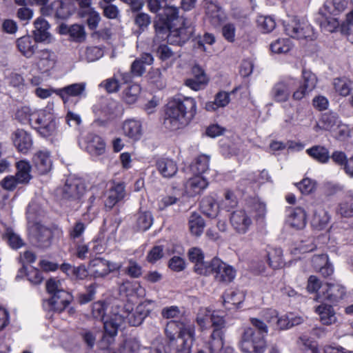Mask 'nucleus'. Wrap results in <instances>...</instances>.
<instances>
[{
  "mask_svg": "<svg viewBox=\"0 0 353 353\" xmlns=\"http://www.w3.org/2000/svg\"><path fill=\"white\" fill-rule=\"evenodd\" d=\"M85 183L81 178L69 177L60 190L61 201L63 205L72 209H78L85 194Z\"/></svg>",
  "mask_w": 353,
  "mask_h": 353,
  "instance_id": "nucleus-7",
  "label": "nucleus"
},
{
  "mask_svg": "<svg viewBox=\"0 0 353 353\" xmlns=\"http://www.w3.org/2000/svg\"><path fill=\"white\" fill-rule=\"evenodd\" d=\"M266 321L274 329L288 330L303 323V319L293 313H288L278 316L275 310H268L265 314Z\"/></svg>",
  "mask_w": 353,
  "mask_h": 353,
  "instance_id": "nucleus-12",
  "label": "nucleus"
},
{
  "mask_svg": "<svg viewBox=\"0 0 353 353\" xmlns=\"http://www.w3.org/2000/svg\"><path fill=\"white\" fill-rule=\"evenodd\" d=\"M308 350L311 353H352L351 351L347 350L341 346H325L323 349L318 348L314 344H311Z\"/></svg>",
  "mask_w": 353,
  "mask_h": 353,
  "instance_id": "nucleus-55",
  "label": "nucleus"
},
{
  "mask_svg": "<svg viewBox=\"0 0 353 353\" xmlns=\"http://www.w3.org/2000/svg\"><path fill=\"white\" fill-rule=\"evenodd\" d=\"M81 14L82 17H87V24L90 30H94L98 27L101 17L99 13L94 8L82 11Z\"/></svg>",
  "mask_w": 353,
  "mask_h": 353,
  "instance_id": "nucleus-50",
  "label": "nucleus"
},
{
  "mask_svg": "<svg viewBox=\"0 0 353 353\" xmlns=\"http://www.w3.org/2000/svg\"><path fill=\"white\" fill-rule=\"evenodd\" d=\"M269 265L274 269L281 268L284 265L283 251L280 248L272 249L268 253Z\"/></svg>",
  "mask_w": 353,
  "mask_h": 353,
  "instance_id": "nucleus-48",
  "label": "nucleus"
},
{
  "mask_svg": "<svg viewBox=\"0 0 353 353\" xmlns=\"http://www.w3.org/2000/svg\"><path fill=\"white\" fill-rule=\"evenodd\" d=\"M100 7L103 9V14L108 19H115L119 15V10L118 7L114 4L105 3L103 5L102 3H99Z\"/></svg>",
  "mask_w": 353,
  "mask_h": 353,
  "instance_id": "nucleus-62",
  "label": "nucleus"
},
{
  "mask_svg": "<svg viewBox=\"0 0 353 353\" xmlns=\"http://www.w3.org/2000/svg\"><path fill=\"white\" fill-rule=\"evenodd\" d=\"M123 130L125 136L137 141L142 135V126L139 121L129 119L123 124Z\"/></svg>",
  "mask_w": 353,
  "mask_h": 353,
  "instance_id": "nucleus-33",
  "label": "nucleus"
},
{
  "mask_svg": "<svg viewBox=\"0 0 353 353\" xmlns=\"http://www.w3.org/2000/svg\"><path fill=\"white\" fill-rule=\"evenodd\" d=\"M317 83L316 75L312 72L303 70L302 80L286 77L276 82L270 91V97L276 103L287 102L292 91L294 100L299 101L312 91Z\"/></svg>",
  "mask_w": 353,
  "mask_h": 353,
  "instance_id": "nucleus-2",
  "label": "nucleus"
},
{
  "mask_svg": "<svg viewBox=\"0 0 353 353\" xmlns=\"http://www.w3.org/2000/svg\"><path fill=\"white\" fill-rule=\"evenodd\" d=\"M33 112L28 107H23L18 110L15 114V119L22 124H30L32 126Z\"/></svg>",
  "mask_w": 353,
  "mask_h": 353,
  "instance_id": "nucleus-57",
  "label": "nucleus"
},
{
  "mask_svg": "<svg viewBox=\"0 0 353 353\" xmlns=\"http://www.w3.org/2000/svg\"><path fill=\"white\" fill-rule=\"evenodd\" d=\"M136 12L134 15V23L137 29L134 30V34L140 35L148 30L151 23V17L148 14L143 12L138 11Z\"/></svg>",
  "mask_w": 353,
  "mask_h": 353,
  "instance_id": "nucleus-44",
  "label": "nucleus"
},
{
  "mask_svg": "<svg viewBox=\"0 0 353 353\" xmlns=\"http://www.w3.org/2000/svg\"><path fill=\"white\" fill-rule=\"evenodd\" d=\"M200 208L203 214L207 216L214 219L216 218L219 212V203L212 196L203 198L200 203Z\"/></svg>",
  "mask_w": 353,
  "mask_h": 353,
  "instance_id": "nucleus-36",
  "label": "nucleus"
},
{
  "mask_svg": "<svg viewBox=\"0 0 353 353\" xmlns=\"http://www.w3.org/2000/svg\"><path fill=\"white\" fill-rule=\"evenodd\" d=\"M52 14L57 19L65 20L68 19L73 12V6L69 0H55L50 5Z\"/></svg>",
  "mask_w": 353,
  "mask_h": 353,
  "instance_id": "nucleus-21",
  "label": "nucleus"
},
{
  "mask_svg": "<svg viewBox=\"0 0 353 353\" xmlns=\"http://www.w3.org/2000/svg\"><path fill=\"white\" fill-rule=\"evenodd\" d=\"M189 260L194 263V271L200 275L209 276L215 274V278L219 279L221 270V259L214 257L210 262L204 261V253L198 248H192L188 251Z\"/></svg>",
  "mask_w": 353,
  "mask_h": 353,
  "instance_id": "nucleus-8",
  "label": "nucleus"
},
{
  "mask_svg": "<svg viewBox=\"0 0 353 353\" xmlns=\"http://www.w3.org/2000/svg\"><path fill=\"white\" fill-rule=\"evenodd\" d=\"M85 230V225L81 221H77L69 230V237L71 240L81 239Z\"/></svg>",
  "mask_w": 353,
  "mask_h": 353,
  "instance_id": "nucleus-64",
  "label": "nucleus"
},
{
  "mask_svg": "<svg viewBox=\"0 0 353 353\" xmlns=\"http://www.w3.org/2000/svg\"><path fill=\"white\" fill-rule=\"evenodd\" d=\"M312 263L315 269L325 277L332 275L334 272V268L329 262L328 256L325 254L314 256L312 258Z\"/></svg>",
  "mask_w": 353,
  "mask_h": 353,
  "instance_id": "nucleus-32",
  "label": "nucleus"
},
{
  "mask_svg": "<svg viewBox=\"0 0 353 353\" xmlns=\"http://www.w3.org/2000/svg\"><path fill=\"white\" fill-rule=\"evenodd\" d=\"M2 239L6 242L11 249L14 250H17L26 245L20 235L15 233L12 228L6 229L5 233L2 234Z\"/></svg>",
  "mask_w": 353,
  "mask_h": 353,
  "instance_id": "nucleus-39",
  "label": "nucleus"
},
{
  "mask_svg": "<svg viewBox=\"0 0 353 353\" xmlns=\"http://www.w3.org/2000/svg\"><path fill=\"white\" fill-rule=\"evenodd\" d=\"M330 157L332 161L344 171L349 159L346 154L344 152L336 150Z\"/></svg>",
  "mask_w": 353,
  "mask_h": 353,
  "instance_id": "nucleus-63",
  "label": "nucleus"
},
{
  "mask_svg": "<svg viewBox=\"0 0 353 353\" xmlns=\"http://www.w3.org/2000/svg\"><path fill=\"white\" fill-rule=\"evenodd\" d=\"M196 114V102L187 97H175L166 104L163 125L169 131L183 128Z\"/></svg>",
  "mask_w": 353,
  "mask_h": 353,
  "instance_id": "nucleus-3",
  "label": "nucleus"
},
{
  "mask_svg": "<svg viewBox=\"0 0 353 353\" xmlns=\"http://www.w3.org/2000/svg\"><path fill=\"white\" fill-rule=\"evenodd\" d=\"M85 149L92 156H100L105 152V143L99 135L88 134L85 137Z\"/></svg>",
  "mask_w": 353,
  "mask_h": 353,
  "instance_id": "nucleus-24",
  "label": "nucleus"
},
{
  "mask_svg": "<svg viewBox=\"0 0 353 353\" xmlns=\"http://www.w3.org/2000/svg\"><path fill=\"white\" fill-rule=\"evenodd\" d=\"M210 157L205 154L198 156L191 165V170L196 174L205 173L209 168Z\"/></svg>",
  "mask_w": 353,
  "mask_h": 353,
  "instance_id": "nucleus-49",
  "label": "nucleus"
},
{
  "mask_svg": "<svg viewBox=\"0 0 353 353\" xmlns=\"http://www.w3.org/2000/svg\"><path fill=\"white\" fill-rule=\"evenodd\" d=\"M125 188L121 183H118L111 188L107 192V198L105 201V206L109 210L112 209L117 203L125 196Z\"/></svg>",
  "mask_w": 353,
  "mask_h": 353,
  "instance_id": "nucleus-28",
  "label": "nucleus"
},
{
  "mask_svg": "<svg viewBox=\"0 0 353 353\" xmlns=\"http://www.w3.org/2000/svg\"><path fill=\"white\" fill-rule=\"evenodd\" d=\"M332 85L336 92L342 97L349 95L353 89V81L345 77L334 79Z\"/></svg>",
  "mask_w": 353,
  "mask_h": 353,
  "instance_id": "nucleus-38",
  "label": "nucleus"
},
{
  "mask_svg": "<svg viewBox=\"0 0 353 353\" xmlns=\"http://www.w3.org/2000/svg\"><path fill=\"white\" fill-rule=\"evenodd\" d=\"M37 42L34 38L26 35L17 40V46L19 52L26 58H30L35 53Z\"/></svg>",
  "mask_w": 353,
  "mask_h": 353,
  "instance_id": "nucleus-26",
  "label": "nucleus"
},
{
  "mask_svg": "<svg viewBox=\"0 0 353 353\" xmlns=\"http://www.w3.org/2000/svg\"><path fill=\"white\" fill-rule=\"evenodd\" d=\"M284 30L287 35L296 39H310L316 38L312 26L305 20H300L296 17L285 21Z\"/></svg>",
  "mask_w": 353,
  "mask_h": 353,
  "instance_id": "nucleus-11",
  "label": "nucleus"
},
{
  "mask_svg": "<svg viewBox=\"0 0 353 353\" xmlns=\"http://www.w3.org/2000/svg\"><path fill=\"white\" fill-rule=\"evenodd\" d=\"M342 125V121L337 113L334 112H327L322 114L319 121L314 127L316 132L325 130L332 132Z\"/></svg>",
  "mask_w": 353,
  "mask_h": 353,
  "instance_id": "nucleus-16",
  "label": "nucleus"
},
{
  "mask_svg": "<svg viewBox=\"0 0 353 353\" xmlns=\"http://www.w3.org/2000/svg\"><path fill=\"white\" fill-rule=\"evenodd\" d=\"M71 299L72 296L69 292L63 290H59L45 301L43 306L46 310L61 312L70 304Z\"/></svg>",
  "mask_w": 353,
  "mask_h": 353,
  "instance_id": "nucleus-14",
  "label": "nucleus"
},
{
  "mask_svg": "<svg viewBox=\"0 0 353 353\" xmlns=\"http://www.w3.org/2000/svg\"><path fill=\"white\" fill-rule=\"evenodd\" d=\"M156 34L166 37L171 45L182 46L192 38L194 27L179 16V9L174 6H165L154 21Z\"/></svg>",
  "mask_w": 353,
  "mask_h": 353,
  "instance_id": "nucleus-1",
  "label": "nucleus"
},
{
  "mask_svg": "<svg viewBox=\"0 0 353 353\" xmlns=\"http://www.w3.org/2000/svg\"><path fill=\"white\" fill-rule=\"evenodd\" d=\"M312 211L313 212L312 225L318 230L325 228L330 219L327 212L321 205L314 206Z\"/></svg>",
  "mask_w": 353,
  "mask_h": 353,
  "instance_id": "nucleus-30",
  "label": "nucleus"
},
{
  "mask_svg": "<svg viewBox=\"0 0 353 353\" xmlns=\"http://www.w3.org/2000/svg\"><path fill=\"white\" fill-rule=\"evenodd\" d=\"M107 305L105 301L94 302L92 306V314L94 319L104 321Z\"/></svg>",
  "mask_w": 353,
  "mask_h": 353,
  "instance_id": "nucleus-60",
  "label": "nucleus"
},
{
  "mask_svg": "<svg viewBox=\"0 0 353 353\" xmlns=\"http://www.w3.org/2000/svg\"><path fill=\"white\" fill-rule=\"evenodd\" d=\"M37 66L41 73H46L52 70L57 61L56 54L51 50L44 49L38 52Z\"/></svg>",
  "mask_w": 353,
  "mask_h": 353,
  "instance_id": "nucleus-20",
  "label": "nucleus"
},
{
  "mask_svg": "<svg viewBox=\"0 0 353 353\" xmlns=\"http://www.w3.org/2000/svg\"><path fill=\"white\" fill-rule=\"evenodd\" d=\"M221 130L222 136L224 137L222 138V142H223L222 144V155L226 157L236 155L241 146L240 138L232 132H228L229 135H224L225 129L222 128Z\"/></svg>",
  "mask_w": 353,
  "mask_h": 353,
  "instance_id": "nucleus-17",
  "label": "nucleus"
},
{
  "mask_svg": "<svg viewBox=\"0 0 353 353\" xmlns=\"http://www.w3.org/2000/svg\"><path fill=\"white\" fill-rule=\"evenodd\" d=\"M321 303L315 309L316 312L319 315L321 322L326 325L334 323L336 321V316L333 307L329 303Z\"/></svg>",
  "mask_w": 353,
  "mask_h": 353,
  "instance_id": "nucleus-27",
  "label": "nucleus"
},
{
  "mask_svg": "<svg viewBox=\"0 0 353 353\" xmlns=\"http://www.w3.org/2000/svg\"><path fill=\"white\" fill-rule=\"evenodd\" d=\"M99 86L103 88L107 91V92L113 93L119 91L121 86V83H120L114 77H111L103 81L99 84Z\"/></svg>",
  "mask_w": 353,
  "mask_h": 353,
  "instance_id": "nucleus-61",
  "label": "nucleus"
},
{
  "mask_svg": "<svg viewBox=\"0 0 353 353\" xmlns=\"http://www.w3.org/2000/svg\"><path fill=\"white\" fill-rule=\"evenodd\" d=\"M210 319L214 330L210 336L209 348L210 352L214 353L215 347H219L221 344V316L213 313L211 314Z\"/></svg>",
  "mask_w": 353,
  "mask_h": 353,
  "instance_id": "nucleus-29",
  "label": "nucleus"
},
{
  "mask_svg": "<svg viewBox=\"0 0 353 353\" xmlns=\"http://www.w3.org/2000/svg\"><path fill=\"white\" fill-rule=\"evenodd\" d=\"M89 269L94 278H103L107 276L106 260L95 258L89 263Z\"/></svg>",
  "mask_w": 353,
  "mask_h": 353,
  "instance_id": "nucleus-43",
  "label": "nucleus"
},
{
  "mask_svg": "<svg viewBox=\"0 0 353 353\" xmlns=\"http://www.w3.org/2000/svg\"><path fill=\"white\" fill-rule=\"evenodd\" d=\"M157 168L163 177L170 178L177 172L176 163L170 159L161 158L157 161Z\"/></svg>",
  "mask_w": 353,
  "mask_h": 353,
  "instance_id": "nucleus-35",
  "label": "nucleus"
},
{
  "mask_svg": "<svg viewBox=\"0 0 353 353\" xmlns=\"http://www.w3.org/2000/svg\"><path fill=\"white\" fill-rule=\"evenodd\" d=\"M347 3L345 0H326L324 3L323 10L329 14L336 16L345 9Z\"/></svg>",
  "mask_w": 353,
  "mask_h": 353,
  "instance_id": "nucleus-47",
  "label": "nucleus"
},
{
  "mask_svg": "<svg viewBox=\"0 0 353 353\" xmlns=\"http://www.w3.org/2000/svg\"><path fill=\"white\" fill-rule=\"evenodd\" d=\"M288 222L290 225L297 230L303 229L306 224V215L304 210L297 208L291 213Z\"/></svg>",
  "mask_w": 353,
  "mask_h": 353,
  "instance_id": "nucleus-45",
  "label": "nucleus"
},
{
  "mask_svg": "<svg viewBox=\"0 0 353 353\" xmlns=\"http://www.w3.org/2000/svg\"><path fill=\"white\" fill-rule=\"evenodd\" d=\"M17 172L14 176L18 179V181L21 182V184H26L29 183L32 179L30 174L31 165L29 162L21 160L16 163Z\"/></svg>",
  "mask_w": 353,
  "mask_h": 353,
  "instance_id": "nucleus-37",
  "label": "nucleus"
},
{
  "mask_svg": "<svg viewBox=\"0 0 353 353\" xmlns=\"http://www.w3.org/2000/svg\"><path fill=\"white\" fill-rule=\"evenodd\" d=\"M33 163L41 174H46L52 167L50 152L39 151L33 157Z\"/></svg>",
  "mask_w": 353,
  "mask_h": 353,
  "instance_id": "nucleus-31",
  "label": "nucleus"
},
{
  "mask_svg": "<svg viewBox=\"0 0 353 353\" xmlns=\"http://www.w3.org/2000/svg\"><path fill=\"white\" fill-rule=\"evenodd\" d=\"M188 223L190 230L192 234L199 236L203 233L205 224L204 219L199 214L192 212L190 216Z\"/></svg>",
  "mask_w": 353,
  "mask_h": 353,
  "instance_id": "nucleus-46",
  "label": "nucleus"
},
{
  "mask_svg": "<svg viewBox=\"0 0 353 353\" xmlns=\"http://www.w3.org/2000/svg\"><path fill=\"white\" fill-rule=\"evenodd\" d=\"M165 334L170 351L172 350L174 353H191L195 339L193 327H186L182 321L171 320L165 325Z\"/></svg>",
  "mask_w": 353,
  "mask_h": 353,
  "instance_id": "nucleus-4",
  "label": "nucleus"
},
{
  "mask_svg": "<svg viewBox=\"0 0 353 353\" xmlns=\"http://www.w3.org/2000/svg\"><path fill=\"white\" fill-rule=\"evenodd\" d=\"M82 341L88 350H92L96 343V334L89 330L83 329L79 332Z\"/></svg>",
  "mask_w": 353,
  "mask_h": 353,
  "instance_id": "nucleus-58",
  "label": "nucleus"
},
{
  "mask_svg": "<svg viewBox=\"0 0 353 353\" xmlns=\"http://www.w3.org/2000/svg\"><path fill=\"white\" fill-rule=\"evenodd\" d=\"M141 92L139 85L134 83L129 85L123 91V98L128 103L135 102Z\"/></svg>",
  "mask_w": 353,
  "mask_h": 353,
  "instance_id": "nucleus-54",
  "label": "nucleus"
},
{
  "mask_svg": "<svg viewBox=\"0 0 353 353\" xmlns=\"http://www.w3.org/2000/svg\"><path fill=\"white\" fill-rule=\"evenodd\" d=\"M239 346L245 353H263L266 344L260 332H256L253 327H249L244 330Z\"/></svg>",
  "mask_w": 353,
  "mask_h": 353,
  "instance_id": "nucleus-10",
  "label": "nucleus"
},
{
  "mask_svg": "<svg viewBox=\"0 0 353 353\" xmlns=\"http://www.w3.org/2000/svg\"><path fill=\"white\" fill-rule=\"evenodd\" d=\"M291 49L289 39H278L270 44V50L274 53H286Z\"/></svg>",
  "mask_w": 353,
  "mask_h": 353,
  "instance_id": "nucleus-53",
  "label": "nucleus"
},
{
  "mask_svg": "<svg viewBox=\"0 0 353 353\" xmlns=\"http://www.w3.org/2000/svg\"><path fill=\"white\" fill-rule=\"evenodd\" d=\"M97 287L98 284L96 283H92L88 285H86L85 292L80 293L78 295L79 303L81 305H83L92 301L95 297Z\"/></svg>",
  "mask_w": 353,
  "mask_h": 353,
  "instance_id": "nucleus-52",
  "label": "nucleus"
},
{
  "mask_svg": "<svg viewBox=\"0 0 353 353\" xmlns=\"http://www.w3.org/2000/svg\"><path fill=\"white\" fill-rule=\"evenodd\" d=\"M12 140L17 149L26 154L32 147V139L31 135L22 129H17L12 134Z\"/></svg>",
  "mask_w": 353,
  "mask_h": 353,
  "instance_id": "nucleus-22",
  "label": "nucleus"
},
{
  "mask_svg": "<svg viewBox=\"0 0 353 353\" xmlns=\"http://www.w3.org/2000/svg\"><path fill=\"white\" fill-rule=\"evenodd\" d=\"M40 215L39 206L35 203H30L27 208V219L28 223H32L34 230L32 235V243L38 248L46 249L52 244L53 238L52 231L37 222V217Z\"/></svg>",
  "mask_w": 353,
  "mask_h": 353,
  "instance_id": "nucleus-6",
  "label": "nucleus"
},
{
  "mask_svg": "<svg viewBox=\"0 0 353 353\" xmlns=\"http://www.w3.org/2000/svg\"><path fill=\"white\" fill-rule=\"evenodd\" d=\"M32 128L41 137L54 138L59 134V121L52 112L41 109L33 112Z\"/></svg>",
  "mask_w": 353,
  "mask_h": 353,
  "instance_id": "nucleus-5",
  "label": "nucleus"
},
{
  "mask_svg": "<svg viewBox=\"0 0 353 353\" xmlns=\"http://www.w3.org/2000/svg\"><path fill=\"white\" fill-rule=\"evenodd\" d=\"M340 30L353 43V10L347 14L346 20L341 24Z\"/></svg>",
  "mask_w": 353,
  "mask_h": 353,
  "instance_id": "nucleus-51",
  "label": "nucleus"
},
{
  "mask_svg": "<svg viewBox=\"0 0 353 353\" xmlns=\"http://www.w3.org/2000/svg\"><path fill=\"white\" fill-rule=\"evenodd\" d=\"M209 79L204 70L199 65H194L192 68V77L185 81V85L194 91L204 89Z\"/></svg>",
  "mask_w": 353,
  "mask_h": 353,
  "instance_id": "nucleus-15",
  "label": "nucleus"
},
{
  "mask_svg": "<svg viewBox=\"0 0 353 353\" xmlns=\"http://www.w3.org/2000/svg\"><path fill=\"white\" fill-rule=\"evenodd\" d=\"M134 228L137 231L145 232L150 228L153 223V216L150 211H139L135 215Z\"/></svg>",
  "mask_w": 353,
  "mask_h": 353,
  "instance_id": "nucleus-34",
  "label": "nucleus"
},
{
  "mask_svg": "<svg viewBox=\"0 0 353 353\" xmlns=\"http://www.w3.org/2000/svg\"><path fill=\"white\" fill-rule=\"evenodd\" d=\"M337 214L343 217L353 216V192L348 191L343 200L339 203Z\"/></svg>",
  "mask_w": 353,
  "mask_h": 353,
  "instance_id": "nucleus-41",
  "label": "nucleus"
},
{
  "mask_svg": "<svg viewBox=\"0 0 353 353\" xmlns=\"http://www.w3.org/2000/svg\"><path fill=\"white\" fill-rule=\"evenodd\" d=\"M306 153L320 163H327L330 159L328 149L322 145H314L306 150Z\"/></svg>",
  "mask_w": 353,
  "mask_h": 353,
  "instance_id": "nucleus-40",
  "label": "nucleus"
},
{
  "mask_svg": "<svg viewBox=\"0 0 353 353\" xmlns=\"http://www.w3.org/2000/svg\"><path fill=\"white\" fill-rule=\"evenodd\" d=\"M230 221L234 229L241 234H245L252 224L250 216L241 210L233 212L230 216Z\"/></svg>",
  "mask_w": 353,
  "mask_h": 353,
  "instance_id": "nucleus-19",
  "label": "nucleus"
},
{
  "mask_svg": "<svg viewBox=\"0 0 353 353\" xmlns=\"http://www.w3.org/2000/svg\"><path fill=\"white\" fill-rule=\"evenodd\" d=\"M345 288L339 283H327L322 291L316 294V300L319 302L337 303L345 295Z\"/></svg>",
  "mask_w": 353,
  "mask_h": 353,
  "instance_id": "nucleus-13",
  "label": "nucleus"
},
{
  "mask_svg": "<svg viewBox=\"0 0 353 353\" xmlns=\"http://www.w3.org/2000/svg\"><path fill=\"white\" fill-rule=\"evenodd\" d=\"M59 32L69 37L70 41L82 43L85 41L86 32L83 25L74 23L70 26L62 23L59 26Z\"/></svg>",
  "mask_w": 353,
  "mask_h": 353,
  "instance_id": "nucleus-18",
  "label": "nucleus"
},
{
  "mask_svg": "<svg viewBox=\"0 0 353 353\" xmlns=\"http://www.w3.org/2000/svg\"><path fill=\"white\" fill-rule=\"evenodd\" d=\"M257 23L264 33L270 32L276 26L275 21L271 17L260 16L257 19Z\"/></svg>",
  "mask_w": 353,
  "mask_h": 353,
  "instance_id": "nucleus-59",
  "label": "nucleus"
},
{
  "mask_svg": "<svg viewBox=\"0 0 353 353\" xmlns=\"http://www.w3.org/2000/svg\"><path fill=\"white\" fill-rule=\"evenodd\" d=\"M34 30H33L34 38L36 41H49L50 33L49 32L50 24L42 17H38L34 22Z\"/></svg>",
  "mask_w": 353,
  "mask_h": 353,
  "instance_id": "nucleus-25",
  "label": "nucleus"
},
{
  "mask_svg": "<svg viewBox=\"0 0 353 353\" xmlns=\"http://www.w3.org/2000/svg\"><path fill=\"white\" fill-rule=\"evenodd\" d=\"M296 187L303 194H309L315 190L316 182L310 178H304L301 181L296 184Z\"/></svg>",
  "mask_w": 353,
  "mask_h": 353,
  "instance_id": "nucleus-56",
  "label": "nucleus"
},
{
  "mask_svg": "<svg viewBox=\"0 0 353 353\" xmlns=\"http://www.w3.org/2000/svg\"><path fill=\"white\" fill-rule=\"evenodd\" d=\"M208 182L201 174H195L190 178L185 184V188L193 194H199L208 186Z\"/></svg>",
  "mask_w": 353,
  "mask_h": 353,
  "instance_id": "nucleus-42",
  "label": "nucleus"
},
{
  "mask_svg": "<svg viewBox=\"0 0 353 353\" xmlns=\"http://www.w3.org/2000/svg\"><path fill=\"white\" fill-rule=\"evenodd\" d=\"M53 92L61 99L65 105H75L81 100L87 97V83H74L61 88L54 89Z\"/></svg>",
  "mask_w": 353,
  "mask_h": 353,
  "instance_id": "nucleus-9",
  "label": "nucleus"
},
{
  "mask_svg": "<svg viewBox=\"0 0 353 353\" xmlns=\"http://www.w3.org/2000/svg\"><path fill=\"white\" fill-rule=\"evenodd\" d=\"M121 321V316H118L110 318L108 321H104V332L102 336V342L105 343L106 345H110L114 341V337L117 334Z\"/></svg>",
  "mask_w": 353,
  "mask_h": 353,
  "instance_id": "nucleus-23",
  "label": "nucleus"
}]
</instances>
